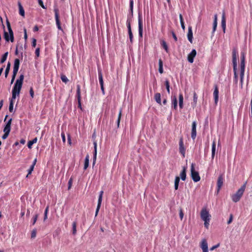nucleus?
Listing matches in <instances>:
<instances>
[{
	"instance_id": "nucleus-12",
	"label": "nucleus",
	"mask_w": 252,
	"mask_h": 252,
	"mask_svg": "<svg viewBox=\"0 0 252 252\" xmlns=\"http://www.w3.org/2000/svg\"><path fill=\"white\" fill-rule=\"evenodd\" d=\"M179 151L180 153L185 157L186 149L184 146L183 138L182 137H180L179 140Z\"/></svg>"
},
{
	"instance_id": "nucleus-34",
	"label": "nucleus",
	"mask_w": 252,
	"mask_h": 252,
	"mask_svg": "<svg viewBox=\"0 0 252 252\" xmlns=\"http://www.w3.org/2000/svg\"><path fill=\"white\" fill-rule=\"evenodd\" d=\"M244 73L245 72L240 71V87L241 89L243 88Z\"/></svg>"
},
{
	"instance_id": "nucleus-11",
	"label": "nucleus",
	"mask_w": 252,
	"mask_h": 252,
	"mask_svg": "<svg viewBox=\"0 0 252 252\" xmlns=\"http://www.w3.org/2000/svg\"><path fill=\"white\" fill-rule=\"evenodd\" d=\"M223 184V176L220 175L219 176L217 181V193H218Z\"/></svg>"
},
{
	"instance_id": "nucleus-45",
	"label": "nucleus",
	"mask_w": 252,
	"mask_h": 252,
	"mask_svg": "<svg viewBox=\"0 0 252 252\" xmlns=\"http://www.w3.org/2000/svg\"><path fill=\"white\" fill-rule=\"evenodd\" d=\"M97 148L94 149V157H93V165L95 164L96 158V154H97Z\"/></svg>"
},
{
	"instance_id": "nucleus-35",
	"label": "nucleus",
	"mask_w": 252,
	"mask_h": 252,
	"mask_svg": "<svg viewBox=\"0 0 252 252\" xmlns=\"http://www.w3.org/2000/svg\"><path fill=\"white\" fill-rule=\"evenodd\" d=\"M76 225L77 223L76 221H73L72 223V234L75 235L76 234Z\"/></svg>"
},
{
	"instance_id": "nucleus-10",
	"label": "nucleus",
	"mask_w": 252,
	"mask_h": 252,
	"mask_svg": "<svg viewBox=\"0 0 252 252\" xmlns=\"http://www.w3.org/2000/svg\"><path fill=\"white\" fill-rule=\"evenodd\" d=\"M240 68L241 72H245V53L244 52H241V63Z\"/></svg>"
},
{
	"instance_id": "nucleus-48",
	"label": "nucleus",
	"mask_w": 252,
	"mask_h": 252,
	"mask_svg": "<svg viewBox=\"0 0 252 252\" xmlns=\"http://www.w3.org/2000/svg\"><path fill=\"white\" fill-rule=\"evenodd\" d=\"M33 169H34V167H33V166H31V167H30V168L28 169V173L26 176V177H28L29 175L31 174V173H32V171L33 170Z\"/></svg>"
},
{
	"instance_id": "nucleus-37",
	"label": "nucleus",
	"mask_w": 252,
	"mask_h": 252,
	"mask_svg": "<svg viewBox=\"0 0 252 252\" xmlns=\"http://www.w3.org/2000/svg\"><path fill=\"white\" fill-rule=\"evenodd\" d=\"M180 21L181 25L182 28L184 30L185 29V26L184 25V22L183 20V18L181 14L179 15Z\"/></svg>"
},
{
	"instance_id": "nucleus-30",
	"label": "nucleus",
	"mask_w": 252,
	"mask_h": 252,
	"mask_svg": "<svg viewBox=\"0 0 252 252\" xmlns=\"http://www.w3.org/2000/svg\"><path fill=\"white\" fill-rule=\"evenodd\" d=\"M18 6L19 9V14L22 16H25V11L24 9L21 4V3L20 2H18Z\"/></svg>"
},
{
	"instance_id": "nucleus-43",
	"label": "nucleus",
	"mask_w": 252,
	"mask_h": 252,
	"mask_svg": "<svg viewBox=\"0 0 252 252\" xmlns=\"http://www.w3.org/2000/svg\"><path fill=\"white\" fill-rule=\"evenodd\" d=\"M61 79L62 81L65 83H67L68 81V79H67V77L65 75H63V74H62L61 75Z\"/></svg>"
},
{
	"instance_id": "nucleus-20",
	"label": "nucleus",
	"mask_w": 252,
	"mask_h": 252,
	"mask_svg": "<svg viewBox=\"0 0 252 252\" xmlns=\"http://www.w3.org/2000/svg\"><path fill=\"white\" fill-rule=\"evenodd\" d=\"M20 65V61L18 59H16L14 61V67H13V73H17V72L19 69Z\"/></svg>"
},
{
	"instance_id": "nucleus-47",
	"label": "nucleus",
	"mask_w": 252,
	"mask_h": 252,
	"mask_svg": "<svg viewBox=\"0 0 252 252\" xmlns=\"http://www.w3.org/2000/svg\"><path fill=\"white\" fill-rule=\"evenodd\" d=\"M129 8L131 14H133V0H130Z\"/></svg>"
},
{
	"instance_id": "nucleus-15",
	"label": "nucleus",
	"mask_w": 252,
	"mask_h": 252,
	"mask_svg": "<svg viewBox=\"0 0 252 252\" xmlns=\"http://www.w3.org/2000/svg\"><path fill=\"white\" fill-rule=\"evenodd\" d=\"M214 91L213 93V96L215 100V104H217L219 101V89L217 85H215L214 86Z\"/></svg>"
},
{
	"instance_id": "nucleus-56",
	"label": "nucleus",
	"mask_w": 252,
	"mask_h": 252,
	"mask_svg": "<svg viewBox=\"0 0 252 252\" xmlns=\"http://www.w3.org/2000/svg\"><path fill=\"white\" fill-rule=\"evenodd\" d=\"M72 179L71 178L69 179V180L68 181V189H69L71 188V187L72 186Z\"/></svg>"
},
{
	"instance_id": "nucleus-58",
	"label": "nucleus",
	"mask_w": 252,
	"mask_h": 252,
	"mask_svg": "<svg viewBox=\"0 0 252 252\" xmlns=\"http://www.w3.org/2000/svg\"><path fill=\"white\" fill-rule=\"evenodd\" d=\"M220 246V244H218L215 246H213V247H212L211 248H210V251H213L214 250H215V249L216 248H218Z\"/></svg>"
},
{
	"instance_id": "nucleus-39",
	"label": "nucleus",
	"mask_w": 252,
	"mask_h": 252,
	"mask_svg": "<svg viewBox=\"0 0 252 252\" xmlns=\"http://www.w3.org/2000/svg\"><path fill=\"white\" fill-rule=\"evenodd\" d=\"M161 45L162 46L163 48L165 49L166 52H168V48L167 45L166 43V42L164 40H162L161 41Z\"/></svg>"
},
{
	"instance_id": "nucleus-19",
	"label": "nucleus",
	"mask_w": 252,
	"mask_h": 252,
	"mask_svg": "<svg viewBox=\"0 0 252 252\" xmlns=\"http://www.w3.org/2000/svg\"><path fill=\"white\" fill-rule=\"evenodd\" d=\"M12 122V119H10L6 123V125L3 129L4 132L9 133L11 129V124Z\"/></svg>"
},
{
	"instance_id": "nucleus-44",
	"label": "nucleus",
	"mask_w": 252,
	"mask_h": 252,
	"mask_svg": "<svg viewBox=\"0 0 252 252\" xmlns=\"http://www.w3.org/2000/svg\"><path fill=\"white\" fill-rule=\"evenodd\" d=\"M10 63H7V67L6 68V69L5 70V77H6L8 73H9V69H10Z\"/></svg>"
},
{
	"instance_id": "nucleus-17",
	"label": "nucleus",
	"mask_w": 252,
	"mask_h": 252,
	"mask_svg": "<svg viewBox=\"0 0 252 252\" xmlns=\"http://www.w3.org/2000/svg\"><path fill=\"white\" fill-rule=\"evenodd\" d=\"M76 96L78 102V107H81V89L79 85H77Z\"/></svg>"
},
{
	"instance_id": "nucleus-42",
	"label": "nucleus",
	"mask_w": 252,
	"mask_h": 252,
	"mask_svg": "<svg viewBox=\"0 0 252 252\" xmlns=\"http://www.w3.org/2000/svg\"><path fill=\"white\" fill-rule=\"evenodd\" d=\"M7 55H8V52H6L3 54V55L2 56V57L0 60L1 63H3L6 61L7 57Z\"/></svg>"
},
{
	"instance_id": "nucleus-49",
	"label": "nucleus",
	"mask_w": 252,
	"mask_h": 252,
	"mask_svg": "<svg viewBox=\"0 0 252 252\" xmlns=\"http://www.w3.org/2000/svg\"><path fill=\"white\" fill-rule=\"evenodd\" d=\"M38 214H35L33 216V219H32V225H34L35 224V223L36 222V221L37 220V219L38 218Z\"/></svg>"
},
{
	"instance_id": "nucleus-14",
	"label": "nucleus",
	"mask_w": 252,
	"mask_h": 252,
	"mask_svg": "<svg viewBox=\"0 0 252 252\" xmlns=\"http://www.w3.org/2000/svg\"><path fill=\"white\" fill-rule=\"evenodd\" d=\"M196 55V51L195 49H192L191 52L188 56V60L189 63H192L194 58Z\"/></svg>"
},
{
	"instance_id": "nucleus-41",
	"label": "nucleus",
	"mask_w": 252,
	"mask_h": 252,
	"mask_svg": "<svg viewBox=\"0 0 252 252\" xmlns=\"http://www.w3.org/2000/svg\"><path fill=\"white\" fill-rule=\"evenodd\" d=\"M165 85L166 86V88L168 93L169 94L170 93V84H169V82L168 80H166V81H165Z\"/></svg>"
},
{
	"instance_id": "nucleus-6",
	"label": "nucleus",
	"mask_w": 252,
	"mask_h": 252,
	"mask_svg": "<svg viewBox=\"0 0 252 252\" xmlns=\"http://www.w3.org/2000/svg\"><path fill=\"white\" fill-rule=\"evenodd\" d=\"M200 217L201 219L204 221L205 220H210L211 216L207 209L203 208L201 211Z\"/></svg>"
},
{
	"instance_id": "nucleus-32",
	"label": "nucleus",
	"mask_w": 252,
	"mask_h": 252,
	"mask_svg": "<svg viewBox=\"0 0 252 252\" xmlns=\"http://www.w3.org/2000/svg\"><path fill=\"white\" fill-rule=\"evenodd\" d=\"M180 177L176 176L175 179L174 187L176 190L178 189L180 182Z\"/></svg>"
},
{
	"instance_id": "nucleus-2",
	"label": "nucleus",
	"mask_w": 252,
	"mask_h": 252,
	"mask_svg": "<svg viewBox=\"0 0 252 252\" xmlns=\"http://www.w3.org/2000/svg\"><path fill=\"white\" fill-rule=\"evenodd\" d=\"M22 84L17 82H15L12 91V99H15L17 96L20 94Z\"/></svg>"
},
{
	"instance_id": "nucleus-62",
	"label": "nucleus",
	"mask_w": 252,
	"mask_h": 252,
	"mask_svg": "<svg viewBox=\"0 0 252 252\" xmlns=\"http://www.w3.org/2000/svg\"><path fill=\"white\" fill-rule=\"evenodd\" d=\"M36 40L35 39L33 38L32 40V46L33 47H35L36 46Z\"/></svg>"
},
{
	"instance_id": "nucleus-16",
	"label": "nucleus",
	"mask_w": 252,
	"mask_h": 252,
	"mask_svg": "<svg viewBox=\"0 0 252 252\" xmlns=\"http://www.w3.org/2000/svg\"><path fill=\"white\" fill-rule=\"evenodd\" d=\"M221 26L222 29L223 30V32L224 33L225 32V29H226V19H225V15L224 11H223L222 13Z\"/></svg>"
},
{
	"instance_id": "nucleus-60",
	"label": "nucleus",
	"mask_w": 252,
	"mask_h": 252,
	"mask_svg": "<svg viewBox=\"0 0 252 252\" xmlns=\"http://www.w3.org/2000/svg\"><path fill=\"white\" fill-rule=\"evenodd\" d=\"M9 133H7V132H4V134L2 135V138L3 139H5L6 138H7L8 135H9Z\"/></svg>"
},
{
	"instance_id": "nucleus-9",
	"label": "nucleus",
	"mask_w": 252,
	"mask_h": 252,
	"mask_svg": "<svg viewBox=\"0 0 252 252\" xmlns=\"http://www.w3.org/2000/svg\"><path fill=\"white\" fill-rule=\"evenodd\" d=\"M103 194V191L101 190L99 192V194L98 199L97 205V207H96V211H95V217L97 215L99 210L100 209V206H101V202H102V200Z\"/></svg>"
},
{
	"instance_id": "nucleus-22",
	"label": "nucleus",
	"mask_w": 252,
	"mask_h": 252,
	"mask_svg": "<svg viewBox=\"0 0 252 252\" xmlns=\"http://www.w3.org/2000/svg\"><path fill=\"white\" fill-rule=\"evenodd\" d=\"M98 76L100 85H104L102 73L100 68H98Z\"/></svg>"
},
{
	"instance_id": "nucleus-59",
	"label": "nucleus",
	"mask_w": 252,
	"mask_h": 252,
	"mask_svg": "<svg viewBox=\"0 0 252 252\" xmlns=\"http://www.w3.org/2000/svg\"><path fill=\"white\" fill-rule=\"evenodd\" d=\"M232 220H233V215L232 214H231L230 215L229 219L227 221V223L228 224L231 223L232 221Z\"/></svg>"
},
{
	"instance_id": "nucleus-64",
	"label": "nucleus",
	"mask_w": 252,
	"mask_h": 252,
	"mask_svg": "<svg viewBox=\"0 0 252 252\" xmlns=\"http://www.w3.org/2000/svg\"><path fill=\"white\" fill-rule=\"evenodd\" d=\"M61 136H62V139H63V142H65V136L64 133H62Z\"/></svg>"
},
{
	"instance_id": "nucleus-33",
	"label": "nucleus",
	"mask_w": 252,
	"mask_h": 252,
	"mask_svg": "<svg viewBox=\"0 0 252 252\" xmlns=\"http://www.w3.org/2000/svg\"><path fill=\"white\" fill-rule=\"evenodd\" d=\"M158 64H159L158 71H159V72L161 74L163 72V63L161 59L159 60Z\"/></svg>"
},
{
	"instance_id": "nucleus-53",
	"label": "nucleus",
	"mask_w": 252,
	"mask_h": 252,
	"mask_svg": "<svg viewBox=\"0 0 252 252\" xmlns=\"http://www.w3.org/2000/svg\"><path fill=\"white\" fill-rule=\"evenodd\" d=\"M128 35L129 37V40L131 43H132V40H133V34L131 32H128Z\"/></svg>"
},
{
	"instance_id": "nucleus-63",
	"label": "nucleus",
	"mask_w": 252,
	"mask_h": 252,
	"mask_svg": "<svg viewBox=\"0 0 252 252\" xmlns=\"http://www.w3.org/2000/svg\"><path fill=\"white\" fill-rule=\"evenodd\" d=\"M172 36L173 37V38L174 39V40L177 41V37L175 33V32H172Z\"/></svg>"
},
{
	"instance_id": "nucleus-57",
	"label": "nucleus",
	"mask_w": 252,
	"mask_h": 252,
	"mask_svg": "<svg viewBox=\"0 0 252 252\" xmlns=\"http://www.w3.org/2000/svg\"><path fill=\"white\" fill-rule=\"evenodd\" d=\"M30 95L32 97V98H33L34 97V92H33V90L32 89V88H31L30 89Z\"/></svg>"
},
{
	"instance_id": "nucleus-29",
	"label": "nucleus",
	"mask_w": 252,
	"mask_h": 252,
	"mask_svg": "<svg viewBox=\"0 0 252 252\" xmlns=\"http://www.w3.org/2000/svg\"><path fill=\"white\" fill-rule=\"evenodd\" d=\"M197 98L198 96L196 93L195 92H194L193 102L192 103V106L193 107H195L196 106L197 101Z\"/></svg>"
},
{
	"instance_id": "nucleus-50",
	"label": "nucleus",
	"mask_w": 252,
	"mask_h": 252,
	"mask_svg": "<svg viewBox=\"0 0 252 252\" xmlns=\"http://www.w3.org/2000/svg\"><path fill=\"white\" fill-rule=\"evenodd\" d=\"M179 216L181 220H182L184 217V213L182 208L179 210Z\"/></svg>"
},
{
	"instance_id": "nucleus-23",
	"label": "nucleus",
	"mask_w": 252,
	"mask_h": 252,
	"mask_svg": "<svg viewBox=\"0 0 252 252\" xmlns=\"http://www.w3.org/2000/svg\"><path fill=\"white\" fill-rule=\"evenodd\" d=\"M172 107L175 110L177 108V99L175 95L171 96Z\"/></svg>"
},
{
	"instance_id": "nucleus-21",
	"label": "nucleus",
	"mask_w": 252,
	"mask_h": 252,
	"mask_svg": "<svg viewBox=\"0 0 252 252\" xmlns=\"http://www.w3.org/2000/svg\"><path fill=\"white\" fill-rule=\"evenodd\" d=\"M188 39L190 43H192V39H193V33L192 31L191 27L189 26L188 28Z\"/></svg>"
},
{
	"instance_id": "nucleus-61",
	"label": "nucleus",
	"mask_w": 252,
	"mask_h": 252,
	"mask_svg": "<svg viewBox=\"0 0 252 252\" xmlns=\"http://www.w3.org/2000/svg\"><path fill=\"white\" fill-rule=\"evenodd\" d=\"M39 52H40L39 48H36L35 50V53L37 57H38L39 56Z\"/></svg>"
},
{
	"instance_id": "nucleus-38",
	"label": "nucleus",
	"mask_w": 252,
	"mask_h": 252,
	"mask_svg": "<svg viewBox=\"0 0 252 252\" xmlns=\"http://www.w3.org/2000/svg\"><path fill=\"white\" fill-rule=\"evenodd\" d=\"M122 109H120V111H119V113L118 120L117 121L118 127H119L120 120H121V116H122Z\"/></svg>"
},
{
	"instance_id": "nucleus-25",
	"label": "nucleus",
	"mask_w": 252,
	"mask_h": 252,
	"mask_svg": "<svg viewBox=\"0 0 252 252\" xmlns=\"http://www.w3.org/2000/svg\"><path fill=\"white\" fill-rule=\"evenodd\" d=\"M216 141L214 140L213 142L212 145V154H211V158L213 160L215 157V153H216Z\"/></svg>"
},
{
	"instance_id": "nucleus-18",
	"label": "nucleus",
	"mask_w": 252,
	"mask_h": 252,
	"mask_svg": "<svg viewBox=\"0 0 252 252\" xmlns=\"http://www.w3.org/2000/svg\"><path fill=\"white\" fill-rule=\"evenodd\" d=\"M200 247L202 249L203 252H208V244L205 239H203L201 241Z\"/></svg>"
},
{
	"instance_id": "nucleus-3",
	"label": "nucleus",
	"mask_w": 252,
	"mask_h": 252,
	"mask_svg": "<svg viewBox=\"0 0 252 252\" xmlns=\"http://www.w3.org/2000/svg\"><path fill=\"white\" fill-rule=\"evenodd\" d=\"M245 189V185H243L232 196V199L233 202H237L239 201L242 197Z\"/></svg>"
},
{
	"instance_id": "nucleus-31",
	"label": "nucleus",
	"mask_w": 252,
	"mask_h": 252,
	"mask_svg": "<svg viewBox=\"0 0 252 252\" xmlns=\"http://www.w3.org/2000/svg\"><path fill=\"white\" fill-rule=\"evenodd\" d=\"M37 141V139L36 137L33 139L32 140L29 141L28 143V147L29 148L31 149L32 148V145L36 143Z\"/></svg>"
},
{
	"instance_id": "nucleus-5",
	"label": "nucleus",
	"mask_w": 252,
	"mask_h": 252,
	"mask_svg": "<svg viewBox=\"0 0 252 252\" xmlns=\"http://www.w3.org/2000/svg\"><path fill=\"white\" fill-rule=\"evenodd\" d=\"M6 24L10 38L9 39L8 33L6 32H4V38L6 40V41H8L9 40H10V41L12 42L14 41L13 32L11 29L10 23L7 20L6 21Z\"/></svg>"
},
{
	"instance_id": "nucleus-46",
	"label": "nucleus",
	"mask_w": 252,
	"mask_h": 252,
	"mask_svg": "<svg viewBox=\"0 0 252 252\" xmlns=\"http://www.w3.org/2000/svg\"><path fill=\"white\" fill-rule=\"evenodd\" d=\"M24 78V75L21 74V75L20 76L19 78L18 79H17V80L16 81V82H18V83H21V84H23Z\"/></svg>"
},
{
	"instance_id": "nucleus-27",
	"label": "nucleus",
	"mask_w": 252,
	"mask_h": 252,
	"mask_svg": "<svg viewBox=\"0 0 252 252\" xmlns=\"http://www.w3.org/2000/svg\"><path fill=\"white\" fill-rule=\"evenodd\" d=\"M183 95L182 94H180L179 96V105L180 109H182L183 108Z\"/></svg>"
},
{
	"instance_id": "nucleus-26",
	"label": "nucleus",
	"mask_w": 252,
	"mask_h": 252,
	"mask_svg": "<svg viewBox=\"0 0 252 252\" xmlns=\"http://www.w3.org/2000/svg\"><path fill=\"white\" fill-rule=\"evenodd\" d=\"M154 98L156 101L159 104L161 105V95L160 93H157L155 94Z\"/></svg>"
},
{
	"instance_id": "nucleus-40",
	"label": "nucleus",
	"mask_w": 252,
	"mask_h": 252,
	"mask_svg": "<svg viewBox=\"0 0 252 252\" xmlns=\"http://www.w3.org/2000/svg\"><path fill=\"white\" fill-rule=\"evenodd\" d=\"M49 211V206H47L45 210L44 211V219L43 220L45 221L47 219V214Z\"/></svg>"
},
{
	"instance_id": "nucleus-4",
	"label": "nucleus",
	"mask_w": 252,
	"mask_h": 252,
	"mask_svg": "<svg viewBox=\"0 0 252 252\" xmlns=\"http://www.w3.org/2000/svg\"><path fill=\"white\" fill-rule=\"evenodd\" d=\"M190 171L191 177L193 181L194 182H197L199 181L200 180V176L198 172L195 170L194 164L193 163H192L191 165Z\"/></svg>"
},
{
	"instance_id": "nucleus-13",
	"label": "nucleus",
	"mask_w": 252,
	"mask_h": 252,
	"mask_svg": "<svg viewBox=\"0 0 252 252\" xmlns=\"http://www.w3.org/2000/svg\"><path fill=\"white\" fill-rule=\"evenodd\" d=\"M196 136V123L193 121L192 123L191 126V137L192 139H195Z\"/></svg>"
},
{
	"instance_id": "nucleus-36",
	"label": "nucleus",
	"mask_w": 252,
	"mask_h": 252,
	"mask_svg": "<svg viewBox=\"0 0 252 252\" xmlns=\"http://www.w3.org/2000/svg\"><path fill=\"white\" fill-rule=\"evenodd\" d=\"M14 99H12V97H11L10 100V104L9 106V110L10 112H12L13 110V100Z\"/></svg>"
},
{
	"instance_id": "nucleus-7",
	"label": "nucleus",
	"mask_w": 252,
	"mask_h": 252,
	"mask_svg": "<svg viewBox=\"0 0 252 252\" xmlns=\"http://www.w3.org/2000/svg\"><path fill=\"white\" fill-rule=\"evenodd\" d=\"M54 11L55 12V17L57 28L59 30L63 31L59 18V10L57 8H54Z\"/></svg>"
},
{
	"instance_id": "nucleus-28",
	"label": "nucleus",
	"mask_w": 252,
	"mask_h": 252,
	"mask_svg": "<svg viewBox=\"0 0 252 252\" xmlns=\"http://www.w3.org/2000/svg\"><path fill=\"white\" fill-rule=\"evenodd\" d=\"M89 155H87L86 156L85 159V162H84V169L86 170L89 166Z\"/></svg>"
},
{
	"instance_id": "nucleus-51",
	"label": "nucleus",
	"mask_w": 252,
	"mask_h": 252,
	"mask_svg": "<svg viewBox=\"0 0 252 252\" xmlns=\"http://www.w3.org/2000/svg\"><path fill=\"white\" fill-rule=\"evenodd\" d=\"M217 24H218L217 22L214 21L213 27V32H214L216 31L217 27Z\"/></svg>"
},
{
	"instance_id": "nucleus-54",
	"label": "nucleus",
	"mask_w": 252,
	"mask_h": 252,
	"mask_svg": "<svg viewBox=\"0 0 252 252\" xmlns=\"http://www.w3.org/2000/svg\"><path fill=\"white\" fill-rule=\"evenodd\" d=\"M39 4L43 8L46 9V8L45 7L43 2L42 0H37Z\"/></svg>"
},
{
	"instance_id": "nucleus-55",
	"label": "nucleus",
	"mask_w": 252,
	"mask_h": 252,
	"mask_svg": "<svg viewBox=\"0 0 252 252\" xmlns=\"http://www.w3.org/2000/svg\"><path fill=\"white\" fill-rule=\"evenodd\" d=\"M204 221V226L206 228H208L210 220H205Z\"/></svg>"
},
{
	"instance_id": "nucleus-52",
	"label": "nucleus",
	"mask_w": 252,
	"mask_h": 252,
	"mask_svg": "<svg viewBox=\"0 0 252 252\" xmlns=\"http://www.w3.org/2000/svg\"><path fill=\"white\" fill-rule=\"evenodd\" d=\"M126 25H127V29H128V32H131L130 23L128 20H127V21H126Z\"/></svg>"
},
{
	"instance_id": "nucleus-24",
	"label": "nucleus",
	"mask_w": 252,
	"mask_h": 252,
	"mask_svg": "<svg viewBox=\"0 0 252 252\" xmlns=\"http://www.w3.org/2000/svg\"><path fill=\"white\" fill-rule=\"evenodd\" d=\"M186 170H187V167L185 166H184L183 167L182 171L180 173V177L182 180L185 181L186 179Z\"/></svg>"
},
{
	"instance_id": "nucleus-8",
	"label": "nucleus",
	"mask_w": 252,
	"mask_h": 252,
	"mask_svg": "<svg viewBox=\"0 0 252 252\" xmlns=\"http://www.w3.org/2000/svg\"><path fill=\"white\" fill-rule=\"evenodd\" d=\"M138 33L140 37L143 36V25L141 15L140 13L138 14Z\"/></svg>"
},
{
	"instance_id": "nucleus-1",
	"label": "nucleus",
	"mask_w": 252,
	"mask_h": 252,
	"mask_svg": "<svg viewBox=\"0 0 252 252\" xmlns=\"http://www.w3.org/2000/svg\"><path fill=\"white\" fill-rule=\"evenodd\" d=\"M238 56V52L236 49H233L232 51V63H233V71H234V82L235 84H237L238 81V76L237 73V59Z\"/></svg>"
}]
</instances>
